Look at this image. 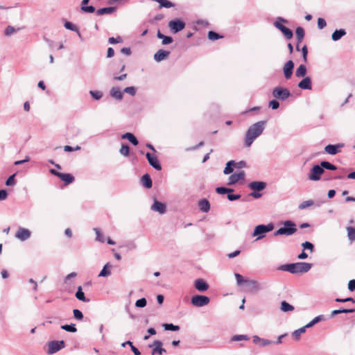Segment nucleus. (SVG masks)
Masks as SVG:
<instances>
[{"label": "nucleus", "instance_id": "39", "mask_svg": "<svg viewBox=\"0 0 355 355\" xmlns=\"http://www.w3.org/2000/svg\"><path fill=\"white\" fill-rule=\"evenodd\" d=\"M162 327L166 331H176L180 330V327L178 325H175L172 323H164L162 324Z\"/></svg>", "mask_w": 355, "mask_h": 355}, {"label": "nucleus", "instance_id": "47", "mask_svg": "<svg viewBox=\"0 0 355 355\" xmlns=\"http://www.w3.org/2000/svg\"><path fill=\"white\" fill-rule=\"evenodd\" d=\"M216 191L218 194H225V193H232L234 191V190L230 188L220 187H217L216 189Z\"/></svg>", "mask_w": 355, "mask_h": 355}, {"label": "nucleus", "instance_id": "11", "mask_svg": "<svg viewBox=\"0 0 355 355\" xmlns=\"http://www.w3.org/2000/svg\"><path fill=\"white\" fill-rule=\"evenodd\" d=\"M294 62L290 60L287 61L283 67V72L286 79H290L293 75L294 69Z\"/></svg>", "mask_w": 355, "mask_h": 355}, {"label": "nucleus", "instance_id": "2", "mask_svg": "<svg viewBox=\"0 0 355 355\" xmlns=\"http://www.w3.org/2000/svg\"><path fill=\"white\" fill-rule=\"evenodd\" d=\"M312 267V264L306 262H297L280 265L277 270L289 272L292 274H301L307 272Z\"/></svg>", "mask_w": 355, "mask_h": 355}, {"label": "nucleus", "instance_id": "23", "mask_svg": "<svg viewBox=\"0 0 355 355\" xmlns=\"http://www.w3.org/2000/svg\"><path fill=\"white\" fill-rule=\"evenodd\" d=\"M198 205L199 209L204 213H207L210 209V203L207 199H201L198 201Z\"/></svg>", "mask_w": 355, "mask_h": 355}, {"label": "nucleus", "instance_id": "30", "mask_svg": "<svg viewBox=\"0 0 355 355\" xmlns=\"http://www.w3.org/2000/svg\"><path fill=\"white\" fill-rule=\"evenodd\" d=\"M355 309H336L334 310L331 313V317L333 318L335 315L340 314V313H354Z\"/></svg>", "mask_w": 355, "mask_h": 355}, {"label": "nucleus", "instance_id": "43", "mask_svg": "<svg viewBox=\"0 0 355 355\" xmlns=\"http://www.w3.org/2000/svg\"><path fill=\"white\" fill-rule=\"evenodd\" d=\"M61 329L71 333H75L77 331V329L76 328L74 324L62 325Z\"/></svg>", "mask_w": 355, "mask_h": 355}, {"label": "nucleus", "instance_id": "40", "mask_svg": "<svg viewBox=\"0 0 355 355\" xmlns=\"http://www.w3.org/2000/svg\"><path fill=\"white\" fill-rule=\"evenodd\" d=\"M307 328L306 327V326L304 327H302L297 330H295L293 333H292V336L295 339V340H299L300 338V336L302 334L304 333L306 331V329Z\"/></svg>", "mask_w": 355, "mask_h": 355}, {"label": "nucleus", "instance_id": "41", "mask_svg": "<svg viewBox=\"0 0 355 355\" xmlns=\"http://www.w3.org/2000/svg\"><path fill=\"white\" fill-rule=\"evenodd\" d=\"M315 205V202L312 200H308L302 202L298 206L299 209H304Z\"/></svg>", "mask_w": 355, "mask_h": 355}, {"label": "nucleus", "instance_id": "54", "mask_svg": "<svg viewBox=\"0 0 355 355\" xmlns=\"http://www.w3.org/2000/svg\"><path fill=\"white\" fill-rule=\"evenodd\" d=\"M147 302L146 298L143 297L139 299L135 302V306L139 308H144L146 306Z\"/></svg>", "mask_w": 355, "mask_h": 355}, {"label": "nucleus", "instance_id": "5", "mask_svg": "<svg viewBox=\"0 0 355 355\" xmlns=\"http://www.w3.org/2000/svg\"><path fill=\"white\" fill-rule=\"evenodd\" d=\"M272 96L281 101H285L291 96L290 91L282 87H276L272 89Z\"/></svg>", "mask_w": 355, "mask_h": 355}, {"label": "nucleus", "instance_id": "24", "mask_svg": "<svg viewBox=\"0 0 355 355\" xmlns=\"http://www.w3.org/2000/svg\"><path fill=\"white\" fill-rule=\"evenodd\" d=\"M141 180V183L144 187H146L147 189H150L152 187V186H153L152 180H151L149 174H148V173L144 174L142 176Z\"/></svg>", "mask_w": 355, "mask_h": 355}, {"label": "nucleus", "instance_id": "21", "mask_svg": "<svg viewBox=\"0 0 355 355\" xmlns=\"http://www.w3.org/2000/svg\"><path fill=\"white\" fill-rule=\"evenodd\" d=\"M110 95L119 101H121L123 99V92L121 91L120 88L118 87H113L111 88L110 91Z\"/></svg>", "mask_w": 355, "mask_h": 355}, {"label": "nucleus", "instance_id": "33", "mask_svg": "<svg viewBox=\"0 0 355 355\" xmlns=\"http://www.w3.org/2000/svg\"><path fill=\"white\" fill-rule=\"evenodd\" d=\"M234 160H230L227 162L226 166L223 170V173L225 175H228L232 173L234 171V169L235 168L234 166Z\"/></svg>", "mask_w": 355, "mask_h": 355}, {"label": "nucleus", "instance_id": "37", "mask_svg": "<svg viewBox=\"0 0 355 355\" xmlns=\"http://www.w3.org/2000/svg\"><path fill=\"white\" fill-rule=\"evenodd\" d=\"M115 10L114 7H106L97 10L96 13L98 15H103L105 14H111Z\"/></svg>", "mask_w": 355, "mask_h": 355}, {"label": "nucleus", "instance_id": "45", "mask_svg": "<svg viewBox=\"0 0 355 355\" xmlns=\"http://www.w3.org/2000/svg\"><path fill=\"white\" fill-rule=\"evenodd\" d=\"M282 22L286 23L287 21L282 17H278L277 20L274 23V26L279 31H282L285 27Z\"/></svg>", "mask_w": 355, "mask_h": 355}, {"label": "nucleus", "instance_id": "3", "mask_svg": "<svg viewBox=\"0 0 355 355\" xmlns=\"http://www.w3.org/2000/svg\"><path fill=\"white\" fill-rule=\"evenodd\" d=\"M295 223L292 220H286L284 222V227H280L274 232V236L286 235L290 236L297 232Z\"/></svg>", "mask_w": 355, "mask_h": 355}, {"label": "nucleus", "instance_id": "53", "mask_svg": "<svg viewBox=\"0 0 355 355\" xmlns=\"http://www.w3.org/2000/svg\"><path fill=\"white\" fill-rule=\"evenodd\" d=\"M94 231L96 233V240L101 243H104L105 239L103 235L101 234V231L98 228H94Z\"/></svg>", "mask_w": 355, "mask_h": 355}, {"label": "nucleus", "instance_id": "61", "mask_svg": "<svg viewBox=\"0 0 355 355\" xmlns=\"http://www.w3.org/2000/svg\"><path fill=\"white\" fill-rule=\"evenodd\" d=\"M123 91L131 96H135L136 94V89L132 86L125 87Z\"/></svg>", "mask_w": 355, "mask_h": 355}, {"label": "nucleus", "instance_id": "7", "mask_svg": "<svg viewBox=\"0 0 355 355\" xmlns=\"http://www.w3.org/2000/svg\"><path fill=\"white\" fill-rule=\"evenodd\" d=\"M65 347L64 340H52L48 343V354H53Z\"/></svg>", "mask_w": 355, "mask_h": 355}, {"label": "nucleus", "instance_id": "27", "mask_svg": "<svg viewBox=\"0 0 355 355\" xmlns=\"http://www.w3.org/2000/svg\"><path fill=\"white\" fill-rule=\"evenodd\" d=\"M121 138L128 139L134 146H137L139 144L137 139L131 132H126L122 135Z\"/></svg>", "mask_w": 355, "mask_h": 355}, {"label": "nucleus", "instance_id": "49", "mask_svg": "<svg viewBox=\"0 0 355 355\" xmlns=\"http://www.w3.org/2000/svg\"><path fill=\"white\" fill-rule=\"evenodd\" d=\"M281 31L284 34V35L285 36V37L286 39L289 40L293 37V31L291 29H289L288 28L285 26Z\"/></svg>", "mask_w": 355, "mask_h": 355}, {"label": "nucleus", "instance_id": "34", "mask_svg": "<svg viewBox=\"0 0 355 355\" xmlns=\"http://www.w3.org/2000/svg\"><path fill=\"white\" fill-rule=\"evenodd\" d=\"M295 34H296L297 42H298V44H300L303 41V39L304 37V28L300 26L297 27L295 31Z\"/></svg>", "mask_w": 355, "mask_h": 355}, {"label": "nucleus", "instance_id": "15", "mask_svg": "<svg viewBox=\"0 0 355 355\" xmlns=\"http://www.w3.org/2000/svg\"><path fill=\"white\" fill-rule=\"evenodd\" d=\"M146 156V158L148 159L149 164L152 167H153L155 169H156L157 171L162 170V166H161L160 164L159 163V161L156 156L150 154V153H147Z\"/></svg>", "mask_w": 355, "mask_h": 355}, {"label": "nucleus", "instance_id": "32", "mask_svg": "<svg viewBox=\"0 0 355 355\" xmlns=\"http://www.w3.org/2000/svg\"><path fill=\"white\" fill-rule=\"evenodd\" d=\"M75 296L80 301H82L84 302H89V300L85 297V294L83 292L82 287L80 286L78 287V290L75 294Z\"/></svg>", "mask_w": 355, "mask_h": 355}, {"label": "nucleus", "instance_id": "25", "mask_svg": "<svg viewBox=\"0 0 355 355\" xmlns=\"http://www.w3.org/2000/svg\"><path fill=\"white\" fill-rule=\"evenodd\" d=\"M157 37L159 38V39H161L162 40V44L163 45H166V44H169L173 42V40L171 37L170 36H166V35H164V34H162L160 31H157Z\"/></svg>", "mask_w": 355, "mask_h": 355}, {"label": "nucleus", "instance_id": "44", "mask_svg": "<svg viewBox=\"0 0 355 355\" xmlns=\"http://www.w3.org/2000/svg\"><path fill=\"white\" fill-rule=\"evenodd\" d=\"M347 231L349 240L351 241H355V227H347Z\"/></svg>", "mask_w": 355, "mask_h": 355}, {"label": "nucleus", "instance_id": "35", "mask_svg": "<svg viewBox=\"0 0 355 355\" xmlns=\"http://www.w3.org/2000/svg\"><path fill=\"white\" fill-rule=\"evenodd\" d=\"M320 164L322 167L324 171V169L329 171H336L337 169L336 166L327 161H322Z\"/></svg>", "mask_w": 355, "mask_h": 355}, {"label": "nucleus", "instance_id": "17", "mask_svg": "<svg viewBox=\"0 0 355 355\" xmlns=\"http://www.w3.org/2000/svg\"><path fill=\"white\" fill-rule=\"evenodd\" d=\"M194 287L200 292H205L209 288L208 284L202 279H197L194 282Z\"/></svg>", "mask_w": 355, "mask_h": 355}, {"label": "nucleus", "instance_id": "1", "mask_svg": "<svg viewBox=\"0 0 355 355\" xmlns=\"http://www.w3.org/2000/svg\"><path fill=\"white\" fill-rule=\"evenodd\" d=\"M266 121H259L251 125L245 132L244 143L246 147H250L254 141L258 138L265 130Z\"/></svg>", "mask_w": 355, "mask_h": 355}, {"label": "nucleus", "instance_id": "60", "mask_svg": "<svg viewBox=\"0 0 355 355\" xmlns=\"http://www.w3.org/2000/svg\"><path fill=\"white\" fill-rule=\"evenodd\" d=\"M15 174H13L10 175L6 181V185L9 186H13L15 184Z\"/></svg>", "mask_w": 355, "mask_h": 355}, {"label": "nucleus", "instance_id": "46", "mask_svg": "<svg viewBox=\"0 0 355 355\" xmlns=\"http://www.w3.org/2000/svg\"><path fill=\"white\" fill-rule=\"evenodd\" d=\"M89 94L95 100H100L103 95L102 92L98 90H90Z\"/></svg>", "mask_w": 355, "mask_h": 355}, {"label": "nucleus", "instance_id": "12", "mask_svg": "<svg viewBox=\"0 0 355 355\" xmlns=\"http://www.w3.org/2000/svg\"><path fill=\"white\" fill-rule=\"evenodd\" d=\"M343 144H329L324 147V152L331 155H335L339 152H340L341 148L343 147Z\"/></svg>", "mask_w": 355, "mask_h": 355}, {"label": "nucleus", "instance_id": "19", "mask_svg": "<svg viewBox=\"0 0 355 355\" xmlns=\"http://www.w3.org/2000/svg\"><path fill=\"white\" fill-rule=\"evenodd\" d=\"M169 55H170V51H165L163 49H159L154 54L153 58L156 62H159L166 59Z\"/></svg>", "mask_w": 355, "mask_h": 355}, {"label": "nucleus", "instance_id": "31", "mask_svg": "<svg viewBox=\"0 0 355 355\" xmlns=\"http://www.w3.org/2000/svg\"><path fill=\"white\" fill-rule=\"evenodd\" d=\"M112 268V266L110 264V263H107L98 274V277H108L110 275L111 272L110 269Z\"/></svg>", "mask_w": 355, "mask_h": 355}, {"label": "nucleus", "instance_id": "50", "mask_svg": "<svg viewBox=\"0 0 355 355\" xmlns=\"http://www.w3.org/2000/svg\"><path fill=\"white\" fill-rule=\"evenodd\" d=\"M119 153L123 156H128L130 153V148L127 144H123L119 150Z\"/></svg>", "mask_w": 355, "mask_h": 355}, {"label": "nucleus", "instance_id": "58", "mask_svg": "<svg viewBox=\"0 0 355 355\" xmlns=\"http://www.w3.org/2000/svg\"><path fill=\"white\" fill-rule=\"evenodd\" d=\"M125 344H128V345L131 347V350L134 353L135 355H140L141 354L139 350L133 345V344L131 341L128 340V341L125 342Z\"/></svg>", "mask_w": 355, "mask_h": 355}, {"label": "nucleus", "instance_id": "28", "mask_svg": "<svg viewBox=\"0 0 355 355\" xmlns=\"http://www.w3.org/2000/svg\"><path fill=\"white\" fill-rule=\"evenodd\" d=\"M59 178L61 179L65 184H69L74 181V177L69 173H61Z\"/></svg>", "mask_w": 355, "mask_h": 355}, {"label": "nucleus", "instance_id": "63", "mask_svg": "<svg viewBox=\"0 0 355 355\" xmlns=\"http://www.w3.org/2000/svg\"><path fill=\"white\" fill-rule=\"evenodd\" d=\"M234 276H235V278H236V283L238 285H241L243 283H245V281L243 276L239 273H235L234 274Z\"/></svg>", "mask_w": 355, "mask_h": 355}, {"label": "nucleus", "instance_id": "62", "mask_svg": "<svg viewBox=\"0 0 355 355\" xmlns=\"http://www.w3.org/2000/svg\"><path fill=\"white\" fill-rule=\"evenodd\" d=\"M301 51H302V54L303 61L304 62H307V55H308V48H307L306 45H304L301 49Z\"/></svg>", "mask_w": 355, "mask_h": 355}, {"label": "nucleus", "instance_id": "51", "mask_svg": "<svg viewBox=\"0 0 355 355\" xmlns=\"http://www.w3.org/2000/svg\"><path fill=\"white\" fill-rule=\"evenodd\" d=\"M222 37H223V36H221L220 35H219L218 33H217L214 31H210L208 33V38L210 40L214 41V40H216L222 38Z\"/></svg>", "mask_w": 355, "mask_h": 355}, {"label": "nucleus", "instance_id": "52", "mask_svg": "<svg viewBox=\"0 0 355 355\" xmlns=\"http://www.w3.org/2000/svg\"><path fill=\"white\" fill-rule=\"evenodd\" d=\"M249 337L247 335H234L232 337V341L248 340Z\"/></svg>", "mask_w": 355, "mask_h": 355}, {"label": "nucleus", "instance_id": "9", "mask_svg": "<svg viewBox=\"0 0 355 355\" xmlns=\"http://www.w3.org/2000/svg\"><path fill=\"white\" fill-rule=\"evenodd\" d=\"M168 26L173 33H177L184 28L185 23L180 19H175L171 20L168 24Z\"/></svg>", "mask_w": 355, "mask_h": 355}, {"label": "nucleus", "instance_id": "59", "mask_svg": "<svg viewBox=\"0 0 355 355\" xmlns=\"http://www.w3.org/2000/svg\"><path fill=\"white\" fill-rule=\"evenodd\" d=\"M73 316L76 319L78 320H82L83 319V313L78 310V309H74L73 311Z\"/></svg>", "mask_w": 355, "mask_h": 355}, {"label": "nucleus", "instance_id": "18", "mask_svg": "<svg viewBox=\"0 0 355 355\" xmlns=\"http://www.w3.org/2000/svg\"><path fill=\"white\" fill-rule=\"evenodd\" d=\"M248 187L255 191H261L266 187V183L261 181H254L248 184Z\"/></svg>", "mask_w": 355, "mask_h": 355}, {"label": "nucleus", "instance_id": "42", "mask_svg": "<svg viewBox=\"0 0 355 355\" xmlns=\"http://www.w3.org/2000/svg\"><path fill=\"white\" fill-rule=\"evenodd\" d=\"M324 316L322 315H320L314 318L311 322H309L307 324H306V328H310L315 325L316 323L320 322L323 320Z\"/></svg>", "mask_w": 355, "mask_h": 355}, {"label": "nucleus", "instance_id": "14", "mask_svg": "<svg viewBox=\"0 0 355 355\" xmlns=\"http://www.w3.org/2000/svg\"><path fill=\"white\" fill-rule=\"evenodd\" d=\"M149 347L153 348L151 355L155 354L162 355L166 352V349L162 348V343L159 340H155L152 345H149Z\"/></svg>", "mask_w": 355, "mask_h": 355}, {"label": "nucleus", "instance_id": "16", "mask_svg": "<svg viewBox=\"0 0 355 355\" xmlns=\"http://www.w3.org/2000/svg\"><path fill=\"white\" fill-rule=\"evenodd\" d=\"M151 209L154 211L158 212L159 214H164L166 211V206L164 203L154 200L153 204L151 206Z\"/></svg>", "mask_w": 355, "mask_h": 355}, {"label": "nucleus", "instance_id": "36", "mask_svg": "<svg viewBox=\"0 0 355 355\" xmlns=\"http://www.w3.org/2000/svg\"><path fill=\"white\" fill-rule=\"evenodd\" d=\"M294 306L290 304H288L286 301H282L281 302V307L280 309L283 312H288V311H293L294 310Z\"/></svg>", "mask_w": 355, "mask_h": 355}, {"label": "nucleus", "instance_id": "4", "mask_svg": "<svg viewBox=\"0 0 355 355\" xmlns=\"http://www.w3.org/2000/svg\"><path fill=\"white\" fill-rule=\"evenodd\" d=\"M274 228L272 223H268V225H259L255 227L252 236H257L256 240H259L265 236V234L272 231Z\"/></svg>", "mask_w": 355, "mask_h": 355}, {"label": "nucleus", "instance_id": "57", "mask_svg": "<svg viewBox=\"0 0 355 355\" xmlns=\"http://www.w3.org/2000/svg\"><path fill=\"white\" fill-rule=\"evenodd\" d=\"M302 246L304 250H309L311 252H313V249H314V245L309 241H305L304 243H303L302 244Z\"/></svg>", "mask_w": 355, "mask_h": 355}, {"label": "nucleus", "instance_id": "26", "mask_svg": "<svg viewBox=\"0 0 355 355\" xmlns=\"http://www.w3.org/2000/svg\"><path fill=\"white\" fill-rule=\"evenodd\" d=\"M346 31L343 28H340L339 30H336L331 35V39L333 41H338L342 37L346 35Z\"/></svg>", "mask_w": 355, "mask_h": 355}, {"label": "nucleus", "instance_id": "29", "mask_svg": "<svg viewBox=\"0 0 355 355\" xmlns=\"http://www.w3.org/2000/svg\"><path fill=\"white\" fill-rule=\"evenodd\" d=\"M306 71V67L304 64H300L295 71V76L297 78L305 77Z\"/></svg>", "mask_w": 355, "mask_h": 355}, {"label": "nucleus", "instance_id": "22", "mask_svg": "<svg viewBox=\"0 0 355 355\" xmlns=\"http://www.w3.org/2000/svg\"><path fill=\"white\" fill-rule=\"evenodd\" d=\"M245 284L249 286L251 292H257L262 288L261 284L255 280H246Z\"/></svg>", "mask_w": 355, "mask_h": 355}, {"label": "nucleus", "instance_id": "55", "mask_svg": "<svg viewBox=\"0 0 355 355\" xmlns=\"http://www.w3.org/2000/svg\"><path fill=\"white\" fill-rule=\"evenodd\" d=\"M16 32V29L12 26H8L4 31V35L6 36H10Z\"/></svg>", "mask_w": 355, "mask_h": 355}, {"label": "nucleus", "instance_id": "8", "mask_svg": "<svg viewBox=\"0 0 355 355\" xmlns=\"http://www.w3.org/2000/svg\"><path fill=\"white\" fill-rule=\"evenodd\" d=\"M210 302L209 297L205 295H197L191 299L192 305L196 307H202L207 305Z\"/></svg>", "mask_w": 355, "mask_h": 355}, {"label": "nucleus", "instance_id": "13", "mask_svg": "<svg viewBox=\"0 0 355 355\" xmlns=\"http://www.w3.org/2000/svg\"><path fill=\"white\" fill-rule=\"evenodd\" d=\"M245 173L243 171L232 174L228 178V185H233L239 180H243L245 178Z\"/></svg>", "mask_w": 355, "mask_h": 355}, {"label": "nucleus", "instance_id": "20", "mask_svg": "<svg viewBox=\"0 0 355 355\" xmlns=\"http://www.w3.org/2000/svg\"><path fill=\"white\" fill-rule=\"evenodd\" d=\"M297 86L302 89L311 90L312 89L311 78L309 76L304 77V78L299 82Z\"/></svg>", "mask_w": 355, "mask_h": 355}, {"label": "nucleus", "instance_id": "6", "mask_svg": "<svg viewBox=\"0 0 355 355\" xmlns=\"http://www.w3.org/2000/svg\"><path fill=\"white\" fill-rule=\"evenodd\" d=\"M324 173L320 164L314 165L308 174V179L311 181H318L321 179V175Z\"/></svg>", "mask_w": 355, "mask_h": 355}, {"label": "nucleus", "instance_id": "10", "mask_svg": "<svg viewBox=\"0 0 355 355\" xmlns=\"http://www.w3.org/2000/svg\"><path fill=\"white\" fill-rule=\"evenodd\" d=\"M31 235V232L29 230L20 227L15 234V237L21 241H24L28 240Z\"/></svg>", "mask_w": 355, "mask_h": 355}, {"label": "nucleus", "instance_id": "38", "mask_svg": "<svg viewBox=\"0 0 355 355\" xmlns=\"http://www.w3.org/2000/svg\"><path fill=\"white\" fill-rule=\"evenodd\" d=\"M64 27L68 30H71V31L76 32L78 35L79 36V37H81V34H80L78 28H77L76 26L73 24L71 22L66 21L64 24Z\"/></svg>", "mask_w": 355, "mask_h": 355}, {"label": "nucleus", "instance_id": "56", "mask_svg": "<svg viewBox=\"0 0 355 355\" xmlns=\"http://www.w3.org/2000/svg\"><path fill=\"white\" fill-rule=\"evenodd\" d=\"M81 10L84 12L93 13L95 11V8L93 6H82Z\"/></svg>", "mask_w": 355, "mask_h": 355}, {"label": "nucleus", "instance_id": "48", "mask_svg": "<svg viewBox=\"0 0 355 355\" xmlns=\"http://www.w3.org/2000/svg\"><path fill=\"white\" fill-rule=\"evenodd\" d=\"M174 6H175V4L168 0H161L159 2L160 8H172Z\"/></svg>", "mask_w": 355, "mask_h": 355}, {"label": "nucleus", "instance_id": "64", "mask_svg": "<svg viewBox=\"0 0 355 355\" xmlns=\"http://www.w3.org/2000/svg\"><path fill=\"white\" fill-rule=\"evenodd\" d=\"M327 26V22L323 18H318V27L319 29H322Z\"/></svg>", "mask_w": 355, "mask_h": 355}]
</instances>
